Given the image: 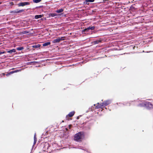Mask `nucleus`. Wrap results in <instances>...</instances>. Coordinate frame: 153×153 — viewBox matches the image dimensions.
I'll return each mask as SVG.
<instances>
[{"mask_svg": "<svg viewBox=\"0 0 153 153\" xmlns=\"http://www.w3.org/2000/svg\"><path fill=\"white\" fill-rule=\"evenodd\" d=\"M84 135L82 132H79L75 134L74 140L76 141H80L83 138Z\"/></svg>", "mask_w": 153, "mask_h": 153, "instance_id": "1", "label": "nucleus"}, {"mask_svg": "<svg viewBox=\"0 0 153 153\" xmlns=\"http://www.w3.org/2000/svg\"><path fill=\"white\" fill-rule=\"evenodd\" d=\"M111 101L109 100H107L105 102L100 104L99 103H98V105H97L96 107L97 108H102L105 106H107L109 105L111 103Z\"/></svg>", "mask_w": 153, "mask_h": 153, "instance_id": "2", "label": "nucleus"}, {"mask_svg": "<svg viewBox=\"0 0 153 153\" xmlns=\"http://www.w3.org/2000/svg\"><path fill=\"white\" fill-rule=\"evenodd\" d=\"M64 37H61L60 38L59 37L57 39L53 40L52 42L53 43H57L61 41L64 40Z\"/></svg>", "mask_w": 153, "mask_h": 153, "instance_id": "3", "label": "nucleus"}, {"mask_svg": "<svg viewBox=\"0 0 153 153\" xmlns=\"http://www.w3.org/2000/svg\"><path fill=\"white\" fill-rule=\"evenodd\" d=\"M30 2H21L18 4V5L19 7L24 6L25 5L30 4Z\"/></svg>", "mask_w": 153, "mask_h": 153, "instance_id": "4", "label": "nucleus"}, {"mask_svg": "<svg viewBox=\"0 0 153 153\" xmlns=\"http://www.w3.org/2000/svg\"><path fill=\"white\" fill-rule=\"evenodd\" d=\"M24 11V10H16L12 11L10 12V13H22Z\"/></svg>", "mask_w": 153, "mask_h": 153, "instance_id": "5", "label": "nucleus"}, {"mask_svg": "<svg viewBox=\"0 0 153 153\" xmlns=\"http://www.w3.org/2000/svg\"><path fill=\"white\" fill-rule=\"evenodd\" d=\"M95 27L94 26L93 27H88L85 28L82 30V32L84 31H87L89 30H93L94 29Z\"/></svg>", "mask_w": 153, "mask_h": 153, "instance_id": "6", "label": "nucleus"}, {"mask_svg": "<svg viewBox=\"0 0 153 153\" xmlns=\"http://www.w3.org/2000/svg\"><path fill=\"white\" fill-rule=\"evenodd\" d=\"M21 69L20 70H15V71H11V72H10L9 73H8L7 74H6V76H7L8 75H9L10 74H13V73H16V72H19V71H21Z\"/></svg>", "mask_w": 153, "mask_h": 153, "instance_id": "7", "label": "nucleus"}, {"mask_svg": "<svg viewBox=\"0 0 153 153\" xmlns=\"http://www.w3.org/2000/svg\"><path fill=\"white\" fill-rule=\"evenodd\" d=\"M75 112L74 111H72L71 112H70L68 115L66 117H67L68 116L69 117H72L74 114Z\"/></svg>", "mask_w": 153, "mask_h": 153, "instance_id": "8", "label": "nucleus"}, {"mask_svg": "<svg viewBox=\"0 0 153 153\" xmlns=\"http://www.w3.org/2000/svg\"><path fill=\"white\" fill-rule=\"evenodd\" d=\"M43 16L42 15H36L35 16V18L36 19H37L39 18H42Z\"/></svg>", "mask_w": 153, "mask_h": 153, "instance_id": "9", "label": "nucleus"}, {"mask_svg": "<svg viewBox=\"0 0 153 153\" xmlns=\"http://www.w3.org/2000/svg\"><path fill=\"white\" fill-rule=\"evenodd\" d=\"M146 105L149 107L150 108H153V105L150 102H148V103L146 104Z\"/></svg>", "mask_w": 153, "mask_h": 153, "instance_id": "10", "label": "nucleus"}, {"mask_svg": "<svg viewBox=\"0 0 153 153\" xmlns=\"http://www.w3.org/2000/svg\"><path fill=\"white\" fill-rule=\"evenodd\" d=\"M101 41V40L100 39H99L98 40L94 41V44H97L100 43Z\"/></svg>", "mask_w": 153, "mask_h": 153, "instance_id": "11", "label": "nucleus"}, {"mask_svg": "<svg viewBox=\"0 0 153 153\" xmlns=\"http://www.w3.org/2000/svg\"><path fill=\"white\" fill-rule=\"evenodd\" d=\"M16 52V51L15 49H13L10 50L8 51H7V52L8 53H11L13 52Z\"/></svg>", "mask_w": 153, "mask_h": 153, "instance_id": "12", "label": "nucleus"}, {"mask_svg": "<svg viewBox=\"0 0 153 153\" xmlns=\"http://www.w3.org/2000/svg\"><path fill=\"white\" fill-rule=\"evenodd\" d=\"M34 141L33 145H34L36 144V141H37V139H36V134H35L34 136Z\"/></svg>", "mask_w": 153, "mask_h": 153, "instance_id": "13", "label": "nucleus"}, {"mask_svg": "<svg viewBox=\"0 0 153 153\" xmlns=\"http://www.w3.org/2000/svg\"><path fill=\"white\" fill-rule=\"evenodd\" d=\"M51 44V42H48L44 43L43 44V46H48L49 45H50Z\"/></svg>", "mask_w": 153, "mask_h": 153, "instance_id": "14", "label": "nucleus"}, {"mask_svg": "<svg viewBox=\"0 0 153 153\" xmlns=\"http://www.w3.org/2000/svg\"><path fill=\"white\" fill-rule=\"evenodd\" d=\"M63 11V10L62 9H61L59 10H57L56 11V12L57 13H59L62 12Z\"/></svg>", "mask_w": 153, "mask_h": 153, "instance_id": "15", "label": "nucleus"}, {"mask_svg": "<svg viewBox=\"0 0 153 153\" xmlns=\"http://www.w3.org/2000/svg\"><path fill=\"white\" fill-rule=\"evenodd\" d=\"M40 46V45L39 44H38L37 45H35L33 46V47L34 48H39Z\"/></svg>", "mask_w": 153, "mask_h": 153, "instance_id": "16", "label": "nucleus"}, {"mask_svg": "<svg viewBox=\"0 0 153 153\" xmlns=\"http://www.w3.org/2000/svg\"><path fill=\"white\" fill-rule=\"evenodd\" d=\"M94 0H85V1L86 3L89 2H94Z\"/></svg>", "mask_w": 153, "mask_h": 153, "instance_id": "17", "label": "nucleus"}, {"mask_svg": "<svg viewBox=\"0 0 153 153\" xmlns=\"http://www.w3.org/2000/svg\"><path fill=\"white\" fill-rule=\"evenodd\" d=\"M24 48L22 47H19L17 48L16 49L18 51H21L22 50L24 49Z\"/></svg>", "mask_w": 153, "mask_h": 153, "instance_id": "18", "label": "nucleus"}, {"mask_svg": "<svg viewBox=\"0 0 153 153\" xmlns=\"http://www.w3.org/2000/svg\"><path fill=\"white\" fill-rule=\"evenodd\" d=\"M42 0H33V1L34 3H38L41 1Z\"/></svg>", "mask_w": 153, "mask_h": 153, "instance_id": "19", "label": "nucleus"}, {"mask_svg": "<svg viewBox=\"0 0 153 153\" xmlns=\"http://www.w3.org/2000/svg\"><path fill=\"white\" fill-rule=\"evenodd\" d=\"M29 33V32L27 31H25L22 32L21 33L23 34H27V33Z\"/></svg>", "mask_w": 153, "mask_h": 153, "instance_id": "20", "label": "nucleus"}, {"mask_svg": "<svg viewBox=\"0 0 153 153\" xmlns=\"http://www.w3.org/2000/svg\"><path fill=\"white\" fill-rule=\"evenodd\" d=\"M9 4L11 5H14V3L13 2H10L9 3Z\"/></svg>", "mask_w": 153, "mask_h": 153, "instance_id": "21", "label": "nucleus"}, {"mask_svg": "<svg viewBox=\"0 0 153 153\" xmlns=\"http://www.w3.org/2000/svg\"><path fill=\"white\" fill-rule=\"evenodd\" d=\"M51 16L52 17H54L56 16V15L55 14H51Z\"/></svg>", "mask_w": 153, "mask_h": 153, "instance_id": "22", "label": "nucleus"}, {"mask_svg": "<svg viewBox=\"0 0 153 153\" xmlns=\"http://www.w3.org/2000/svg\"><path fill=\"white\" fill-rule=\"evenodd\" d=\"M4 53H5L4 52H0V55H1V54Z\"/></svg>", "mask_w": 153, "mask_h": 153, "instance_id": "23", "label": "nucleus"}, {"mask_svg": "<svg viewBox=\"0 0 153 153\" xmlns=\"http://www.w3.org/2000/svg\"><path fill=\"white\" fill-rule=\"evenodd\" d=\"M77 119H79V117H77Z\"/></svg>", "mask_w": 153, "mask_h": 153, "instance_id": "24", "label": "nucleus"}, {"mask_svg": "<svg viewBox=\"0 0 153 153\" xmlns=\"http://www.w3.org/2000/svg\"><path fill=\"white\" fill-rule=\"evenodd\" d=\"M34 62L36 63V62Z\"/></svg>", "mask_w": 153, "mask_h": 153, "instance_id": "25", "label": "nucleus"}, {"mask_svg": "<svg viewBox=\"0 0 153 153\" xmlns=\"http://www.w3.org/2000/svg\"><path fill=\"white\" fill-rule=\"evenodd\" d=\"M0 4H1V3H0Z\"/></svg>", "mask_w": 153, "mask_h": 153, "instance_id": "26", "label": "nucleus"}]
</instances>
